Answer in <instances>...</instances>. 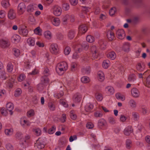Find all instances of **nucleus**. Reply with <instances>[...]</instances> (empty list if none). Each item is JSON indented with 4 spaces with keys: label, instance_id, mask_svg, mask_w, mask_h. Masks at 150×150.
<instances>
[{
    "label": "nucleus",
    "instance_id": "obj_1",
    "mask_svg": "<svg viewBox=\"0 0 150 150\" xmlns=\"http://www.w3.org/2000/svg\"><path fill=\"white\" fill-rule=\"evenodd\" d=\"M67 69V63L62 62L58 64L56 68V71L58 72L63 71H66Z\"/></svg>",
    "mask_w": 150,
    "mask_h": 150
},
{
    "label": "nucleus",
    "instance_id": "obj_2",
    "mask_svg": "<svg viewBox=\"0 0 150 150\" xmlns=\"http://www.w3.org/2000/svg\"><path fill=\"white\" fill-rule=\"evenodd\" d=\"M50 50L52 53L56 54H57L59 51L58 45L56 43H53L51 45Z\"/></svg>",
    "mask_w": 150,
    "mask_h": 150
},
{
    "label": "nucleus",
    "instance_id": "obj_3",
    "mask_svg": "<svg viewBox=\"0 0 150 150\" xmlns=\"http://www.w3.org/2000/svg\"><path fill=\"white\" fill-rule=\"evenodd\" d=\"M26 6L24 3L19 4L18 7V12L19 15L23 14L25 11Z\"/></svg>",
    "mask_w": 150,
    "mask_h": 150
},
{
    "label": "nucleus",
    "instance_id": "obj_4",
    "mask_svg": "<svg viewBox=\"0 0 150 150\" xmlns=\"http://www.w3.org/2000/svg\"><path fill=\"white\" fill-rule=\"evenodd\" d=\"M45 146V145L44 142L40 138L37 140L35 144V147H36L39 149H42Z\"/></svg>",
    "mask_w": 150,
    "mask_h": 150
},
{
    "label": "nucleus",
    "instance_id": "obj_5",
    "mask_svg": "<svg viewBox=\"0 0 150 150\" xmlns=\"http://www.w3.org/2000/svg\"><path fill=\"white\" fill-rule=\"evenodd\" d=\"M116 35L118 39L122 40L125 38V34L123 30L119 29L117 31Z\"/></svg>",
    "mask_w": 150,
    "mask_h": 150
},
{
    "label": "nucleus",
    "instance_id": "obj_6",
    "mask_svg": "<svg viewBox=\"0 0 150 150\" xmlns=\"http://www.w3.org/2000/svg\"><path fill=\"white\" fill-rule=\"evenodd\" d=\"M88 30L87 25L85 24H82L80 25L78 28V33L79 34H84Z\"/></svg>",
    "mask_w": 150,
    "mask_h": 150
},
{
    "label": "nucleus",
    "instance_id": "obj_7",
    "mask_svg": "<svg viewBox=\"0 0 150 150\" xmlns=\"http://www.w3.org/2000/svg\"><path fill=\"white\" fill-rule=\"evenodd\" d=\"M62 11L61 8L57 6H55L53 8V13L56 16H60L61 14Z\"/></svg>",
    "mask_w": 150,
    "mask_h": 150
},
{
    "label": "nucleus",
    "instance_id": "obj_8",
    "mask_svg": "<svg viewBox=\"0 0 150 150\" xmlns=\"http://www.w3.org/2000/svg\"><path fill=\"white\" fill-rule=\"evenodd\" d=\"M81 95L79 93H76L73 96V100L75 103H78L80 102L81 99Z\"/></svg>",
    "mask_w": 150,
    "mask_h": 150
},
{
    "label": "nucleus",
    "instance_id": "obj_9",
    "mask_svg": "<svg viewBox=\"0 0 150 150\" xmlns=\"http://www.w3.org/2000/svg\"><path fill=\"white\" fill-rule=\"evenodd\" d=\"M10 43L7 40L4 39L0 40V47L3 48H5L8 47Z\"/></svg>",
    "mask_w": 150,
    "mask_h": 150
},
{
    "label": "nucleus",
    "instance_id": "obj_10",
    "mask_svg": "<svg viewBox=\"0 0 150 150\" xmlns=\"http://www.w3.org/2000/svg\"><path fill=\"white\" fill-rule=\"evenodd\" d=\"M107 36L109 40L110 41H112L115 39L114 33L111 30H109L107 32Z\"/></svg>",
    "mask_w": 150,
    "mask_h": 150
},
{
    "label": "nucleus",
    "instance_id": "obj_11",
    "mask_svg": "<svg viewBox=\"0 0 150 150\" xmlns=\"http://www.w3.org/2000/svg\"><path fill=\"white\" fill-rule=\"evenodd\" d=\"M8 17L10 19H13L16 17V13L12 9H11L8 13Z\"/></svg>",
    "mask_w": 150,
    "mask_h": 150
},
{
    "label": "nucleus",
    "instance_id": "obj_12",
    "mask_svg": "<svg viewBox=\"0 0 150 150\" xmlns=\"http://www.w3.org/2000/svg\"><path fill=\"white\" fill-rule=\"evenodd\" d=\"M106 124V121L103 119H101L98 121V127L99 128L102 129Z\"/></svg>",
    "mask_w": 150,
    "mask_h": 150
},
{
    "label": "nucleus",
    "instance_id": "obj_13",
    "mask_svg": "<svg viewBox=\"0 0 150 150\" xmlns=\"http://www.w3.org/2000/svg\"><path fill=\"white\" fill-rule=\"evenodd\" d=\"M19 34L24 36H27L28 33V30L26 29L19 28L18 29Z\"/></svg>",
    "mask_w": 150,
    "mask_h": 150
},
{
    "label": "nucleus",
    "instance_id": "obj_14",
    "mask_svg": "<svg viewBox=\"0 0 150 150\" xmlns=\"http://www.w3.org/2000/svg\"><path fill=\"white\" fill-rule=\"evenodd\" d=\"M131 93L132 96L135 98L138 97L139 95V92L136 88H132L131 90Z\"/></svg>",
    "mask_w": 150,
    "mask_h": 150
},
{
    "label": "nucleus",
    "instance_id": "obj_15",
    "mask_svg": "<svg viewBox=\"0 0 150 150\" xmlns=\"http://www.w3.org/2000/svg\"><path fill=\"white\" fill-rule=\"evenodd\" d=\"M36 8V5L35 4L29 5L27 7V11L29 13H31L35 10Z\"/></svg>",
    "mask_w": 150,
    "mask_h": 150
},
{
    "label": "nucleus",
    "instance_id": "obj_16",
    "mask_svg": "<svg viewBox=\"0 0 150 150\" xmlns=\"http://www.w3.org/2000/svg\"><path fill=\"white\" fill-rule=\"evenodd\" d=\"M13 104L11 103H8L6 105L7 110L10 112L11 115H12L13 114L12 110L13 109Z\"/></svg>",
    "mask_w": 150,
    "mask_h": 150
},
{
    "label": "nucleus",
    "instance_id": "obj_17",
    "mask_svg": "<svg viewBox=\"0 0 150 150\" xmlns=\"http://www.w3.org/2000/svg\"><path fill=\"white\" fill-rule=\"evenodd\" d=\"M133 129L131 126H128L124 129V132L125 134L127 136H129L130 134L133 132Z\"/></svg>",
    "mask_w": 150,
    "mask_h": 150
},
{
    "label": "nucleus",
    "instance_id": "obj_18",
    "mask_svg": "<svg viewBox=\"0 0 150 150\" xmlns=\"http://www.w3.org/2000/svg\"><path fill=\"white\" fill-rule=\"evenodd\" d=\"M75 34V31L74 30H71L69 31L67 35L69 38L72 39L74 37Z\"/></svg>",
    "mask_w": 150,
    "mask_h": 150
},
{
    "label": "nucleus",
    "instance_id": "obj_19",
    "mask_svg": "<svg viewBox=\"0 0 150 150\" xmlns=\"http://www.w3.org/2000/svg\"><path fill=\"white\" fill-rule=\"evenodd\" d=\"M52 21L53 24L55 26H58L60 24V19L58 18H53L52 19Z\"/></svg>",
    "mask_w": 150,
    "mask_h": 150
},
{
    "label": "nucleus",
    "instance_id": "obj_20",
    "mask_svg": "<svg viewBox=\"0 0 150 150\" xmlns=\"http://www.w3.org/2000/svg\"><path fill=\"white\" fill-rule=\"evenodd\" d=\"M107 57L108 58L112 60L114 59L116 57V55L115 52L114 51L109 52L107 55Z\"/></svg>",
    "mask_w": 150,
    "mask_h": 150
},
{
    "label": "nucleus",
    "instance_id": "obj_21",
    "mask_svg": "<svg viewBox=\"0 0 150 150\" xmlns=\"http://www.w3.org/2000/svg\"><path fill=\"white\" fill-rule=\"evenodd\" d=\"M93 108V105L91 103H89L85 106V109L87 112H90Z\"/></svg>",
    "mask_w": 150,
    "mask_h": 150
},
{
    "label": "nucleus",
    "instance_id": "obj_22",
    "mask_svg": "<svg viewBox=\"0 0 150 150\" xmlns=\"http://www.w3.org/2000/svg\"><path fill=\"white\" fill-rule=\"evenodd\" d=\"M41 81L43 84L48 83L49 82V80L47 76H43L41 77Z\"/></svg>",
    "mask_w": 150,
    "mask_h": 150
},
{
    "label": "nucleus",
    "instance_id": "obj_23",
    "mask_svg": "<svg viewBox=\"0 0 150 150\" xmlns=\"http://www.w3.org/2000/svg\"><path fill=\"white\" fill-rule=\"evenodd\" d=\"M13 65L11 62L8 63L7 64L6 69L8 72L11 73L12 72L13 69Z\"/></svg>",
    "mask_w": 150,
    "mask_h": 150
},
{
    "label": "nucleus",
    "instance_id": "obj_24",
    "mask_svg": "<svg viewBox=\"0 0 150 150\" xmlns=\"http://www.w3.org/2000/svg\"><path fill=\"white\" fill-rule=\"evenodd\" d=\"M98 79L100 81H103L105 79L104 74L101 71H99L98 73Z\"/></svg>",
    "mask_w": 150,
    "mask_h": 150
},
{
    "label": "nucleus",
    "instance_id": "obj_25",
    "mask_svg": "<svg viewBox=\"0 0 150 150\" xmlns=\"http://www.w3.org/2000/svg\"><path fill=\"white\" fill-rule=\"evenodd\" d=\"M100 47L102 49L105 48L106 45V43L102 40H100L98 42Z\"/></svg>",
    "mask_w": 150,
    "mask_h": 150
},
{
    "label": "nucleus",
    "instance_id": "obj_26",
    "mask_svg": "<svg viewBox=\"0 0 150 150\" xmlns=\"http://www.w3.org/2000/svg\"><path fill=\"white\" fill-rule=\"evenodd\" d=\"M136 79V76L134 74H130L128 76V80L129 82H133Z\"/></svg>",
    "mask_w": 150,
    "mask_h": 150
},
{
    "label": "nucleus",
    "instance_id": "obj_27",
    "mask_svg": "<svg viewBox=\"0 0 150 150\" xmlns=\"http://www.w3.org/2000/svg\"><path fill=\"white\" fill-rule=\"evenodd\" d=\"M27 42L30 46H34L35 44L34 39L32 38H28L27 40Z\"/></svg>",
    "mask_w": 150,
    "mask_h": 150
},
{
    "label": "nucleus",
    "instance_id": "obj_28",
    "mask_svg": "<svg viewBox=\"0 0 150 150\" xmlns=\"http://www.w3.org/2000/svg\"><path fill=\"white\" fill-rule=\"evenodd\" d=\"M20 39V37L17 35H14L12 38V40L15 42H19Z\"/></svg>",
    "mask_w": 150,
    "mask_h": 150
},
{
    "label": "nucleus",
    "instance_id": "obj_29",
    "mask_svg": "<svg viewBox=\"0 0 150 150\" xmlns=\"http://www.w3.org/2000/svg\"><path fill=\"white\" fill-rule=\"evenodd\" d=\"M82 71L84 74H88L91 72V68L90 67L88 66L85 68L83 69Z\"/></svg>",
    "mask_w": 150,
    "mask_h": 150
},
{
    "label": "nucleus",
    "instance_id": "obj_30",
    "mask_svg": "<svg viewBox=\"0 0 150 150\" xmlns=\"http://www.w3.org/2000/svg\"><path fill=\"white\" fill-rule=\"evenodd\" d=\"M48 106L50 110L53 111L55 110V105L53 103L51 102H49L48 104Z\"/></svg>",
    "mask_w": 150,
    "mask_h": 150
},
{
    "label": "nucleus",
    "instance_id": "obj_31",
    "mask_svg": "<svg viewBox=\"0 0 150 150\" xmlns=\"http://www.w3.org/2000/svg\"><path fill=\"white\" fill-rule=\"evenodd\" d=\"M7 78L6 74L4 71H0V78L2 80H5Z\"/></svg>",
    "mask_w": 150,
    "mask_h": 150
},
{
    "label": "nucleus",
    "instance_id": "obj_32",
    "mask_svg": "<svg viewBox=\"0 0 150 150\" xmlns=\"http://www.w3.org/2000/svg\"><path fill=\"white\" fill-rule=\"evenodd\" d=\"M110 63V62L108 60H104L102 63V66L105 69H107Z\"/></svg>",
    "mask_w": 150,
    "mask_h": 150
},
{
    "label": "nucleus",
    "instance_id": "obj_33",
    "mask_svg": "<svg viewBox=\"0 0 150 150\" xmlns=\"http://www.w3.org/2000/svg\"><path fill=\"white\" fill-rule=\"evenodd\" d=\"M105 91L108 93L111 94H113L114 92V89L111 86H108L105 88Z\"/></svg>",
    "mask_w": 150,
    "mask_h": 150
},
{
    "label": "nucleus",
    "instance_id": "obj_34",
    "mask_svg": "<svg viewBox=\"0 0 150 150\" xmlns=\"http://www.w3.org/2000/svg\"><path fill=\"white\" fill-rule=\"evenodd\" d=\"M126 148L128 149H130L132 146V142L129 139H127L126 140Z\"/></svg>",
    "mask_w": 150,
    "mask_h": 150
},
{
    "label": "nucleus",
    "instance_id": "obj_35",
    "mask_svg": "<svg viewBox=\"0 0 150 150\" xmlns=\"http://www.w3.org/2000/svg\"><path fill=\"white\" fill-rule=\"evenodd\" d=\"M86 40L90 43H92L94 41V38L91 35H88L86 37Z\"/></svg>",
    "mask_w": 150,
    "mask_h": 150
},
{
    "label": "nucleus",
    "instance_id": "obj_36",
    "mask_svg": "<svg viewBox=\"0 0 150 150\" xmlns=\"http://www.w3.org/2000/svg\"><path fill=\"white\" fill-rule=\"evenodd\" d=\"M136 68L138 71L140 72L143 71L144 69V68L140 63H137L136 66Z\"/></svg>",
    "mask_w": 150,
    "mask_h": 150
},
{
    "label": "nucleus",
    "instance_id": "obj_37",
    "mask_svg": "<svg viewBox=\"0 0 150 150\" xmlns=\"http://www.w3.org/2000/svg\"><path fill=\"white\" fill-rule=\"evenodd\" d=\"M70 17V16L68 14H67L64 16L62 19L63 24L64 25H66L67 23V21Z\"/></svg>",
    "mask_w": 150,
    "mask_h": 150
},
{
    "label": "nucleus",
    "instance_id": "obj_38",
    "mask_svg": "<svg viewBox=\"0 0 150 150\" xmlns=\"http://www.w3.org/2000/svg\"><path fill=\"white\" fill-rule=\"evenodd\" d=\"M81 82L84 83H87L90 81L89 78L86 76L82 77L81 79Z\"/></svg>",
    "mask_w": 150,
    "mask_h": 150
},
{
    "label": "nucleus",
    "instance_id": "obj_39",
    "mask_svg": "<svg viewBox=\"0 0 150 150\" xmlns=\"http://www.w3.org/2000/svg\"><path fill=\"white\" fill-rule=\"evenodd\" d=\"M1 4L2 6L5 8L8 7L9 6V4L8 0H3L1 2Z\"/></svg>",
    "mask_w": 150,
    "mask_h": 150
},
{
    "label": "nucleus",
    "instance_id": "obj_40",
    "mask_svg": "<svg viewBox=\"0 0 150 150\" xmlns=\"http://www.w3.org/2000/svg\"><path fill=\"white\" fill-rule=\"evenodd\" d=\"M129 44L128 43H125L123 46L122 49L125 51H128L129 49Z\"/></svg>",
    "mask_w": 150,
    "mask_h": 150
},
{
    "label": "nucleus",
    "instance_id": "obj_41",
    "mask_svg": "<svg viewBox=\"0 0 150 150\" xmlns=\"http://www.w3.org/2000/svg\"><path fill=\"white\" fill-rule=\"evenodd\" d=\"M5 132L7 135H11L13 134V130L12 129H6L5 130Z\"/></svg>",
    "mask_w": 150,
    "mask_h": 150
},
{
    "label": "nucleus",
    "instance_id": "obj_42",
    "mask_svg": "<svg viewBox=\"0 0 150 150\" xmlns=\"http://www.w3.org/2000/svg\"><path fill=\"white\" fill-rule=\"evenodd\" d=\"M129 104L130 106L133 108H135L136 107V103L135 101L133 99H131L129 100Z\"/></svg>",
    "mask_w": 150,
    "mask_h": 150
},
{
    "label": "nucleus",
    "instance_id": "obj_43",
    "mask_svg": "<svg viewBox=\"0 0 150 150\" xmlns=\"http://www.w3.org/2000/svg\"><path fill=\"white\" fill-rule=\"evenodd\" d=\"M96 98L97 100L98 101H100L103 99V97L102 95L99 93H98L96 94Z\"/></svg>",
    "mask_w": 150,
    "mask_h": 150
},
{
    "label": "nucleus",
    "instance_id": "obj_44",
    "mask_svg": "<svg viewBox=\"0 0 150 150\" xmlns=\"http://www.w3.org/2000/svg\"><path fill=\"white\" fill-rule=\"evenodd\" d=\"M44 36L45 37L48 39H50L51 38V33L49 31H47L44 33Z\"/></svg>",
    "mask_w": 150,
    "mask_h": 150
},
{
    "label": "nucleus",
    "instance_id": "obj_45",
    "mask_svg": "<svg viewBox=\"0 0 150 150\" xmlns=\"http://www.w3.org/2000/svg\"><path fill=\"white\" fill-rule=\"evenodd\" d=\"M69 4L65 3L62 4V8L64 10L67 11L69 9Z\"/></svg>",
    "mask_w": 150,
    "mask_h": 150
},
{
    "label": "nucleus",
    "instance_id": "obj_46",
    "mask_svg": "<svg viewBox=\"0 0 150 150\" xmlns=\"http://www.w3.org/2000/svg\"><path fill=\"white\" fill-rule=\"evenodd\" d=\"M22 90L21 89L18 88L16 90L14 96L16 97H17L19 96L22 93Z\"/></svg>",
    "mask_w": 150,
    "mask_h": 150
},
{
    "label": "nucleus",
    "instance_id": "obj_47",
    "mask_svg": "<svg viewBox=\"0 0 150 150\" xmlns=\"http://www.w3.org/2000/svg\"><path fill=\"white\" fill-rule=\"evenodd\" d=\"M13 54L16 57H18L20 54V51L18 49L14 48L13 49Z\"/></svg>",
    "mask_w": 150,
    "mask_h": 150
},
{
    "label": "nucleus",
    "instance_id": "obj_48",
    "mask_svg": "<svg viewBox=\"0 0 150 150\" xmlns=\"http://www.w3.org/2000/svg\"><path fill=\"white\" fill-rule=\"evenodd\" d=\"M71 51V48L69 46H67L65 48L64 52L66 55H68Z\"/></svg>",
    "mask_w": 150,
    "mask_h": 150
},
{
    "label": "nucleus",
    "instance_id": "obj_49",
    "mask_svg": "<svg viewBox=\"0 0 150 150\" xmlns=\"http://www.w3.org/2000/svg\"><path fill=\"white\" fill-rule=\"evenodd\" d=\"M81 47L84 50H87L89 47L88 44L86 42H83L81 44Z\"/></svg>",
    "mask_w": 150,
    "mask_h": 150
},
{
    "label": "nucleus",
    "instance_id": "obj_50",
    "mask_svg": "<svg viewBox=\"0 0 150 150\" xmlns=\"http://www.w3.org/2000/svg\"><path fill=\"white\" fill-rule=\"evenodd\" d=\"M132 116L134 120L135 121H137L139 119V114L136 112H134L132 113Z\"/></svg>",
    "mask_w": 150,
    "mask_h": 150
},
{
    "label": "nucleus",
    "instance_id": "obj_51",
    "mask_svg": "<svg viewBox=\"0 0 150 150\" xmlns=\"http://www.w3.org/2000/svg\"><path fill=\"white\" fill-rule=\"evenodd\" d=\"M77 64L75 62L71 63V70L73 71H74L76 69Z\"/></svg>",
    "mask_w": 150,
    "mask_h": 150
},
{
    "label": "nucleus",
    "instance_id": "obj_52",
    "mask_svg": "<svg viewBox=\"0 0 150 150\" xmlns=\"http://www.w3.org/2000/svg\"><path fill=\"white\" fill-rule=\"evenodd\" d=\"M56 127L54 126H53L51 128L49 129L48 130V133L50 134H52L54 133L56 129Z\"/></svg>",
    "mask_w": 150,
    "mask_h": 150
},
{
    "label": "nucleus",
    "instance_id": "obj_53",
    "mask_svg": "<svg viewBox=\"0 0 150 150\" xmlns=\"http://www.w3.org/2000/svg\"><path fill=\"white\" fill-rule=\"evenodd\" d=\"M37 89L40 91H42L44 88V85L42 83H39L37 85Z\"/></svg>",
    "mask_w": 150,
    "mask_h": 150
},
{
    "label": "nucleus",
    "instance_id": "obj_54",
    "mask_svg": "<svg viewBox=\"0 0 150 150\" xmlns=\"http://www.w3.org/2000/svg\"><path fill=\"white\" fill-rule=\"evenodd\" d=\"M25 75L23 74H21L18 77V80L19 81L21 82L25 78Z\"/></svg>",
    "mask_w": 150,
    "mask_h": 150
},
{
    "label": "nucleus",
    "instance_id": "obj_55",
    "mask_svg": "<svg viewBox=\"0 0 150 150\" xmlns=\"http://www.w3.org/2000/svg\"><path fill=\"white\" fill-rule=\"evenodd\" d=\"M32 130L37 136H39L41 132L39 128L33 129Z\"/></svg>",
    "mask_w": 150,
    "mask_h": 150
},
{
    "label": "nucleus",
    "instance_id": "obj_56",
    "mask_svg": "<svg viewBox=\"0 0 150 150\" xmlns=\"http://www.w3.org/2000/svg\"><path fill=\"white\" fill-rule=\"evenodd\" d=\"M108 120L109 123L113 125L116 123V120L115 119L112 117H109L108 118Z\"/></svg>",
    "mask_w": 150,
    "mask_h": 150
},
{
    "label": "nucleus",
    "instance_id": "obj_57",
    "mask_svg": "<svg viewBox=\"0 0 150 150\" xmlns=\"http://www.w3.org/2000/svg\"><path fill=\"white\" fill-rule=\"evenodd\" d=\"M41 29L39 27H38L34 30V33L39 35H41Z\"/></svg>",
    "mask_w": 150,
    "mask_h": 150
},
{
    "label": "nucleus",
    "instance_id": "obj_58",
    "mask_svg": "<svg viewBox=\"0 0 150 150\" xmlns=\"http://www.w3.org/2000/svg\"><path fill=\"white\" fill-rule=\"evenodd\" d=\"M34 114V111L32 109H31L28 111L27 113V116L28 117H30L33 116Z\"/></svg>",
    "mask_w": 150,
    "mask_h": 150
},
{
    "label": "nucleus",
    "instance_id": "obj_59",
    "mask_svg": "<svg viewBox=\"0 0 150 150\" xmlns=\"http://www.w3.org/2000/svg\"><path fill=\"white\" fill-rule=\"evenodd\" d=\"M64 93L63 91H61L58 93H56L54 94V97L58 99L61 98L63 95Z\"/></svg>",
    "mask_w": 150,
    "mask_h": 150
},
{
    "label": "nucleus",
    "instance_id": "obj_60",
    "mask_svg": "<svg viewBox=\"0 0 150 150\" xmlns=\"http://www.w3.org/2000/svg\"><path fill=\"white\" fill-rule=\"evenodd\" d=\"M146 86L150 88V75L146 79Z\"/></svg>",
    "mask_w": 150,
    "mask_h": 150
},
{
    "label": "nucleus",
    "instance_id": "obj_61",
    "mask_svg": "<svg viewBox=\"0 0 150 150\" xmlns=\"http://www.w3.org/2000/svg\"><path fill=\"white\" fill-rule=\"evenodd\" d=\"M115 11L116 9L115 8H111L109 12L110 15L111 16H112L115 14Z\"/></svg>",
    "mask_w": 150,
    "mask_h": 150
},
{
    "label": "nucleus",
    "instance_id": "obj_62",
    "mask_svg": "<svg viewBox=\"0 0 150 150\" xmlns=\"http://www.w3.org/2000/svg\"><path fill=\"white\" fill-rule=\"evenodd\" d=\"M70 116L71 118L74 120H75L77 118L76 115L75 114L73 111H71L70 112Z\"/></svg>",
    "mask_w": 150,
    "mask_h": 150
},
{
    "label": "nucleus",
    "instance_id": "obj_63",
    "mask_svg": "<svg viewBox=\"0 0 150 150\" xmlns=\"http://www.w3.org/2000/svg\"><path fill=\"white\" fill-rule=\"evenodd\" d=\"M6 147L8 150H13V147L10 144H8L6 145Z\"/></svg>",
    "mask_w": 150,
    "mask_h": 150
},
{
    "label": "nucleus",
    "instance_id": "obj_64",
    "mask_svg": "<svg viewBox=\"0 0 150 150\" xmlns=\"http://www.w3.org/2000/svg\"><path fill=\"white\" fill-rule=\"evenodd\" d=\"M32 101L33 103L35 104H37L38 102V100L37 99V98L36 96H34L32 99Z\"/></svg>",
    "mask_w": 150,
    "mask_h": 150
}]
</instances>
